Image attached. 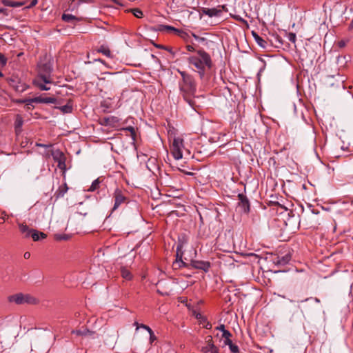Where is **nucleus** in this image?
Returning <instances> with one entry per match:
<instances>
[{
    "instance_id": "1",
    "label": "nucleus",
    "mask_w": 353,
    "mask_h": 353,
    "mask_svg": "<svg viewBox=\"0 0 353 353\" xmlns=\"http://www.w3.org/2000/svg\"><path fill=\"white\" fill-rule=\"evenodd\" d=\"M196 53L199 57L190 56L188 58V61L198 70L197 72L200 78L203 79L205 73V67L208 69H211L212 67V61L210 54L203 50H198Z\"/></svg>"
},
{
    "instance_id": "2",
    "label": "nucleus",
    "mask_w": 353,
    "mask_h": 353,
    "mask_svg": "<svg viewBox=\"0 0 353 353\" xmlns=\"http://www.w3.org/2000/svg\"><path fill=\"white\" fill-rule=\"evenodd\" d=\"M41 60L37 63L38 78L45 83H52L50 74L53 70L52 63L51 60Z\"/></svg>"
},
{
    "instance_id": "3",
    "label": "nucleus",
    "mask_w": 353,
    "mask_h": 353,
    "mask_svg": "<svg viewBox=\"0 0 353 353\" xmlns=\"http://www.w3.org/2000/svg\"><path fill=\"white\" fill-rule=\"evenodd\" d=\"M178 72L181 74L183 82V85L181 86V91L183 93L194 94L196 90V85L193 77L185 71L178 70Z\"/></svg>"
},
{
    "instance_id": "4",
    "label": "nucleus",
    "mask_w": 353,
    "mask_h": 353,
    "mask_svg": "<svg viewBox=\"0 0 353 353\" xmlns=\"http://www.w3.org/2000/svg\"><path fill=\"white\" fill-rule=\"evenodd\" d=\"M10 302H14L17 305L24 303L36 305L39 303V300L29 294L17 293L8 297Z\"/></svg>"
},
{
    "instance_id": "5",
    "label": "nucleus",
    "mask_w": 353,
    "mask_h": 353,
    "mask_svg": "<svg viewBox=\"0 0 353 353\" xmlns=\"http://www.w3.org/2000/svg\"><path fill=\"white\" fill-rule=\"evenodd\" d=\"M314 303H319L320 300L318 298H307L300 302L299 308L303 314H310L318 310L317 307L314 305Z\"/></svg>"
},
{
    "instance_id": "6",
    "label": "nucleus",
    "mask_w": 353,
    "mask_h": 353,
    "mask_svg": "<svg viewBox=\"0 0 353 353\" xmlns=\"http://www.w3.org/2000/svg\"><path fill=\"white\" fill-rule=\"evenodd\" d=\"M183 147V139L180 137H174L171 147V153L175 159L178 160L182 158V148Z\"/></svg>"
},
{
    "instance_id": "7",
    "label": "nucleus",
    "mask_w": 353,
    "mask_h": 353,
    "mask_svg": "<svg viewBox=\"0 0 353 353\" xmlns=\"http://www.w3.org/2000/svg\"><path fill=\"white\" fill-rule=\"evenodd\" d=\"M113 197L114 199V204L112 210H117L122 203L128 201V197L125 196V192L118 188L115 189Z\"/></svg>"
},
{
    "instance_id": "8",
    "label": "nucleus",
    "mask_w": 353,
    "mask_h": 353,
    "mask_svg": "<svg viewBox=\"0 0 353 353\" xmlns=\"http://www.w3.org/2000/svg\"><path fill=\"white\" fill-rule=\"evenodd\" d=\"M191 270H203L205 272H208L211 267V263L206 261H199V260H190Z\"/></svg>"
},
{
    "instance_id": "9",
    "label": "nucleus",
    "mask_w": 353,
    "mask_h": 353,
    "mask_svg": "<svg viewBox=\"0 0 353 353\" xmlns=\"http://www.w3.org/2000/svg\"><path fill=\"white\" fill-rule=\"evenodd\" d=\"M238 207L241 208L245 214H248L250 211V203L247 196L243 193H239L238 194Z\"/></svg>"
},
{
    "instance_id": "10",
    "label": "nucleus",
    "mask_w": 353,
    "mask_h": 353,
    "mask_svg": "<svg viewBox=\"0 0 353 353\" xmlns=\"http://www.w3.org/2000/svg\"><path fill=\"white\" fill-rule=\"evenodd\" d=\"M120 119L117 117L111 116L108 117H101L99 119V123L101 125L115 128Z\"/></svg>"
},
{
    "instance_id": "11",
    "label": "nucleus",
    "mask_w": 353,
    "mask_h": 353,
    "mask_svg": "<svg viewBox=\"0 0 353 353\" xmlns=\"http://www.w3.org/2000/svg\"><path fill=\"white\" fill-rule=\"evenodd\" d=\"M63 100L58 99L54 97H45V94L40 95L39 103H54V104H61Z\"/></svg>"
},
{
    "instance_id": "12",
    "label": "nucleus",
    "mask_w": 353,
    "mask_h": 353,
    "mask_svg": "<svg viewBox=\"0 0 353 353\" xmlns=\"http://www.w3.org/2000/svg\"><path fill=\"white\" fill-rule=\"evenodd\" d=\"M61 19L66 23H70L74 25L76 24L77 22L82 21L81 17H77L76 16L71 14L63 13L61 16Z\"/></svg>"
},
{
    "instance_id": "13",
    "label": "nucleus",
    "mask_w": 353,
    "mask_h": 353,
    "mask_svg": "<svg viewBox=\"0 0 353 353\" xmlns=\"http://www.w3.org/2000/svg\"><path fill=\"white\" fill-rule=\"evenodd\" d=\"M54 108L59 109L63 114L72 113L73 110V100L69 99L67 103L62 106H55Z\"/></svg>"
},
{
    "instance_id": "14",
    "label": "nucleus",
    "mask_w": 353,
    "mask_h": 353,
    "mask_svg": "<svg viewBox=\"0 0 353 353\" xmlns=\"http://www.w3.org/2000/svg\"><path fill=\"white\" fill-rule=\"evenodd\" d=\"M202 12L204 14L209 16L210 17H219L222 14V10L218 8H204L202 10Z\"/></svg>"
},
{
    "instance_id": "15",
    "label": "nucleus",
    "mask_w": 353,
    "mask_h": 353,
    "mask_svg": "<svg viewBox=\"0 0 353 353\" xmlns=\"http://www.w3.org/2000/svg\"><path fill=\"white\" fill-rule=\"evenodd\" d=\"M68 187L66 183H64L62 185L59 186V188L54 194V197L56 200L61 198L67 192Z\"/></svg>"
},
{
    "instance_id": "16",
    "label": "nucleus",
    "mask_w": 353,
    "mask_h": 353,
    "mask_svg": "<svg viewBox=\"0 0 353 353\" xmlns=\"http://www.w3.org/2000/svg\"><path fill=\"white\" fill-rule=\"evenodd\" d=\"M291 257L289 254H285L283 256H278L274 259V263L278 265H285L288 263Z\"/></svg>"
},
{
    "instance_id": "17",
    "label": "nucleus",
    "mask_w": 353,
    "mask_h": 353,
    "mask_svg": "<svg viewBox=\"0 0 353 353\" xmlns=\"http://www.w3.org/2000/svg\"><path fill=\"white\" fill-rule=\"evenodd\" d=\"M155 30L157 31H160V32H164V31L170 32H173L174 34L176 32H179V29L176 28L173 26H171L163 25V24L157 25Z\"/></svg>"
},
{
    "instance_id": "18",
    "label": "nucleus",
    "mask_w": 353,
    "mask_h": 353,
    "mask_svg": "<svg viewBox=\"0 0 353 353\" xmlns=\"http://www.w3.org/2000/svg\"><path fill=\"white\" fill-rule=\"evenodd\" d=\"M269 41L272 46H274L276 48H280L283 44L282 38L277 34H272V38L269 39Z\"/></svg>"
},
{
    "instance_id": "19",
    "label": "nucleus",
    "mask_w": 353,
    "mask_h": 353,
    "mask_svg": "<svg viewBox=\"0 0 353 353\" xmlns=\"http://www.w3.org/2000/svg\"><path fill=\"white\" fill-rule=\"evenodd\" d=\"M252 34L255 40V41L257 43V44L263 48H266L268 46V41L264 40L261 37H260L256 32L252 31Z\"/></svg>"
},
{
    "instance_id": "20",
    "label": "nucleus",
    "mask_w": 353,
    "mask_h": 353,
    "mask_svg": "<svg viewBox=\"0 0 353 353\" xmlns=\"http://www.w3.org/2000/svg\"><path fill=\"white\" fill-rule=\"evenodd\" d=\"M51 154L54 161L57 163L60 162L64 159H66V157L63 152L59 150H52Z\"/></svg>"
},
{
    "instance_id": "21",
    "label": "nucleus",
    "mask_w": 353,
    "mask_h": 353,
    "mask_svg": "<svg viewBox=\"0 0 353 353\" xmlns=\"http://www.w3.org/2000/svg\"><path fill=\"white\" fill-rule=\"evenodd\" d=\"M30 237L33 239L34 241H39L40 239H44L47 237V234L39 232L35 229H33L31 234Z\"/></svg>"
},
{
    "instance_id": "22",
    "label": "nucleus",
    "mask_w": 353,
    "mask_h": 353,
    "mask_svg": "<svg viewBox=\"0 0 353 353\" xmlns=\"http://www.w3.org/2000/svg\"><path fill=\"white\" fill-rule=\"evenodd\" d=\"M19 229L20 232L24 234L25 238H30V234L33 230L24 223H19Z\"/></svg>"
},
{
    "instance_id": "23",
    "label": "nucleus",
    "mask_w": 353,
    "mask_h": 353,
    "mask_svg": "<svg viewBox=\"0 0 353 353\" xmlns=\"http://www.w3.org/2000/svg\"><path fill=\"white\" fill-rule=\"evenodd\" d=\"M23 124V119L20 114H17L14 121V129L17 134L21 132V128Z\"/></svg>"
},
{
    "instance_id": "24",
    "label": "nucleus",
    "mask_w": 353,
    "mask_h": 353,
    "mask_svg": "<svg viewBox=\"0 0 353 353\" xmlns=\"http://www.w3.org/2000/svg\"><path fill=\"white\" fill-rule=\"evenodd\" d=\"M184 242L181 241L179 239V242L176 245V259L175 260H181L183 259V252L182 251V248L183 247Z\"/></svg>"
},
{
    "instance_id": "25",
    "label": "nucleus",
    "mask_w": 353,
    "mask_h": 353,
    "mask_svg": "<svg viewBox=\"0 0 353 353\" xmlns=\"http://www.w3.org/2000/svg\"><path fill=\"white\" fill-rule=\"evenodd\" d=\"M194 94H191L190 93H183L184 100L190 105L191 108L196 110V103L194 99L192 98V96Z\"/></svg>"
},
{
    "instance_id": "26",
    "label": "nucleus",
    "mask_w": 353,
    "mask_h": 353,
    "mask_svg": "<svg viewBox=\"0 0 353 353\" xmlns=\"http://www.w3.org/2000/svg\"><path fill=\"white\" fill-rule=\"evenodd\" d=\"M72 333H74L79 336H87V335L92 336L94 334V332L90 330L89 329L85 327L82 330H77L75 331H72Z\"/></svg>"
},
{
    "instance_id": "27",
    "label": "nucleus",
    "mask_w": 353,
    "mask_h": 353,
    "mask_svg": "<svg viewBox=\"0 0 353 353\" xmlns=\"http://www.w3.org/2000/svg\"><path fill=\"white\" fill-rule=\"evenodd\" d=\"M121 130L130 132L131 138L132 139V143L134 144V145H135V141L137 140V134H136L135 128L132 126H128L126 128H121Z\"/></svg>"
},
{
    "instance_id": "28",
    "label": "nucleus",
    "mask_w": 353,
    "mask_h": 353,
    "mask_svg": "<svg viewBox=\"0 0 353 353\" xmlns=\"http://www.w3.org/2000/svg\"><path fill=\"white\" fill-rule=\"evenodd\" d=\"M121 274L125 280L130 281L132 279V273L125 267L121 268Z\"/></svg>"
},
{
    "instance_id": "29",
    "label": "nucleus",
    "mask_w": 353,
    "mask_h": 353,
    "mask_svg": "<svg viewBox=\"0 0 353 353\" xmlns=\"http://www.w3.org/2000/svg\"><path fill=\"white\" fill-rule=\"evenodd\" d=\"M97 51L99 52H101L102 54H103L105 56H106L107 57H112V53H111V51L109 49V48L108 46H105L104 45H102L101 46L99 49L97 50Z\"/></svg>"
},
{
    "instance_id": "30",
    "label": "nucleus",
    "mask_w": 353,
    "mask_h": 353,
    "mask_svg": "<svg viewBox=\"0 0 353 353\" xmlns=\"http://www.w3.org/2000/svg\"><path fill=\"white\" fill-rule=\"evenodd\" d=\"M33 83L40 90L47 91V90H49L50 89V87L46 85L47 83H45L43 81V83L40 82L38 79L34 80Z\"/></svg>"
},
{
    "instance_id": "31",
    "label": "nucleus",
    "mask_w": 353,
    "mask_h": 353,
    "mask_svg": "<svg viewBox=\"0 0 353 353\" xmlns=\"http://www.w3.org/2000/svg\"><path fill=\"white\" fill-rule=\"evenodd\" d=\"M153 45L158 49H163L167 51H168L173 57L175 54V52L172 50V48L170 46H166L161 44H157L155 43H153Z\"/></svg>"
},
{
    "instance_id": "32",
    "label": "nucleus",
    "mask_w": 353,
    "mask_h": 353,
    "mask_svg": "<svg viewBox=\"0 0 353 353\" xmlns=\"http://www.w3.org/2000/svg\"><path fill=\"white\" fill-rule=\"evenodd\" d=\"M101 181L99 179V178L95 179L92 183V185H90V188L88 189V191H90V192H94L97 189H98L99 188V184L101 183Z\"/></svg>"
},
{
    "instance_id": "33",
    "label": "nucleus",
    "mask_w": 353,
    "mask_h": 353,
    "mask_svg": "<svg viewBox=\"0 0 353 353\" xmlns=\"http://www.w3.org/2000/svg\"><path fill=\"white\" fill-rule=\"evenodd\" d=\"M70 238V236L66 234H54V239L56 241H67Z\"/></svg>"
},
{
    "instance_id": "34",
    "label": "nucleus",
    "mask_w": 353,
    "mask_h": 353,
    "mask_svg": "<svg viewBox=\"0 0 353 353\" xmlns=\"http://www.w3.org/2000/svg\"><path fill=\"white\" fill-rule=\"evenodd\" d=\"M130 12L137 18H142L143 16V12L139 8L130 9Z\"/></svg>"
},
{
    "instance_id": "35",
    "label": "nucleus",
    "mask_w": 353,
    "mask_h": 353,
    "mask_svg": "<svg viewBox=\"0 0 353 353\" xmlns=\"http://www.w3.org/2000/svg\"><path fill=\"white\" fill-rule=\"evenodd\" d=\"M175 34L178 35L179 37H180L186 41H188V39L190 38V36L186 32L180 29H179V32H176Z\"/></svg>"
},
{
    "instance_id": "36",
    "label": "nucleus",
    "mask_w": 353,
    "mask_h": 353,
    "mask_svg": "<svg viewBox=\"0 0 353 353\" xmlns=\"http://www.w3.org/2000/svg\"><path fill=\"white\" fill-rule=\"evenodd\" d=\"M28 85H26V84H20V83H18V84L16 85V87H15L14 89L17 92H24V91L27 89V88H28Z\"/></svg>"
},
{
    "instance_id": "37",
    "label": "nucleus",
    "mask_w": 353,
    "mask_h": 353,
    "mask_svg": "<svg viewBox=\"0 0 353 353\" xmlns=\"http://www.w3.org/2000/svg\"><path fill=\"white\" fill-rule=\"evenodd\" d=\"M205 343H207V345L206 346H208L210 347H213L214 346H216L214 344V341H213V339H212V336H210V335H208L205 337Z\"/></svg>"
},
{
    "instance_id": "38",
    "label": "nucleus",
    "mask_w": 353,
    "mask_h": 353,
    "mask_svg": "<svg viewBox=\"0 0 353 353\" xmlns=\"http://www.w3.org/2000/svg\"><path fill=\"white\" fill-rule=\"evenodd\" d=\"M230 17H231L232 19H235V20H236V21H239V22H241V23H243V24H245V25L248 26V23L247 21H246V20H245L244 19H243L242 17H241L240 16H239V15H236V14H230Z\"/></svg>"
},
{
    "instance_id": "39",
    "label": "nucleus",
    "mask_w": 353,
    "mask_h": 353,
    "mask_svg": "<svg viewBox=\"0 0 353 353\" xmlns=\"http://www.w3.org/2000/svg\"><path fill=\"white\" fill-rule=\"evenodd\" d=\"M8 83L10 86H12L13 88L16 87V85L19 83V81L18 79H13L10 78L8 80Z\"/></svg>"
},
{
    "instance_id": "40",
    "label": "nucleus",
    "mask_w": 353,
    "mask_h": 353,
    "mask_svg": "<svg viewBox=\"0 0 353 353\" xmlns=\"http://www.w3.org/2000/svg\"><path fill=\"white\" fill-rule=\"evenodd\" d=\"M285 34L288 35V38L289 41H290L292 43L296 42V34L294 32H285Z\"/></svg>"
},
{
    "instance_id": "41",
    "label": "nucleus",
    "mask_w": 353,
    "mask_h": 353,
    "mask_svg": "<svg viewBox=\"0 0 353 353\" xmlns=\"http://www.w3.org/2000/svg\"><path fill=\"white\" fill-rule=\"evenodd\" d=\"M229 349L232 353H241L238 345L234 343L230 345Z\"/></svg>"
},
{
    "instance_id": "42",
    "label": "nucleus",
    "mask_w": 353,
    "mask_h": 353,
    "mask_svg": "<svg viewBox=\"0 0 353 353\" xmlns=\"http://www.w3.org/2000/svg\"><path fill=\"white\" fill-rule=\"evenodd\" d=\"M179 264H180V265H181V268H188L189 270H191L190 262L188 263H187V262L184 261L183 260V259H181V260H179Z\"/></svg>"
},
{
    "instance_id": "43",
    "label": "nucleus",
    "mask_w": 353,
    "mask_h": 353,
    "mask_svg": "<svg viewBox=\"0 0 353 353\" xmlns=\"http://www.w3.org/2000/svg\"><path fill=\"white\" fill-rule=\"evenodd\" d=\"M65 161H66V159H64V160L57 163L58 168L59 169H61V170H63V172H65L66 170Z\"/></svg>"
},
{
    "instance_id": "44",
    "label": "nucleus",
    "mask_w": 353,
    "mask_h": 353,
    "mask_svg": "<svg viewBox=\"0 0 353 353\" xmlns=\"http://www.w3.org/2000/svg\"><path fill=\"white\" fill-rule=\"evenodd\" d=\"M7 63V59L4 56L3 54L0 53V64L1 65V67H4L6 65Z\"/></svg>"
},
{
    "instance_id": "45",
    "label": "nucleus",
    "mask_w": 353,
    "mask_h": 353,
    "mask_svg": "<svg viewBox=\"0 0 353 353\" xmlns=\"http://www.w3.org/2000/svg\"><path fill=\"white\" fill-rule=\"evenodd\" d=\"M1 3L5 6L13 7V4L14 3V1L12 0H1Z\"/></svg>"
},
{
    "instance_id": "46",
    "label": "nucleus",
    "mask_w": 353,
    "mask_h": 353,
    "mask_svg": "<svg viewBox=\"0 0 353 353\" xmlns=\"http://www.w3.org/2000/svg\"><path fill=\"white\" fill-rule=\"evenodd\" d=\"M157 292L162 296H168L170 294V290H167L165 289H163V290L158 289Z\"/></svg>"
},
{
    "instance_id": "47",
    "label": "nucleus",
    "mask_w": 353,
    "mask_h": 353,
    "mask_svg": "<svg viewBox=\"0 0 353 353\" xmlns=\"http://www.w3.org/2000/svg\"><path fill=\"white\" fill-rule=\"evenodd\" d=\"M39 100H40V96L35 97L33 98H28V102L31 103L32 104L33 103H39Z\"/></svg>"
},
{
    "instance_id": "48",
    "label": "nucleus",
    "mask_w": 353,
    "mask_h": 353,
    "mask_svg": "<svg viewBox=\"0 0 353 353\" xmlns=\"http://www.w3.org/2000/svg\"><path fill=\"white\" fill-rule=\"evenodd\" d=\"M232 336V334L228 330H224L223 333L222 334V337L224 339H230V337Z\"/></svg>"
},
{
    "instance_id": "49",
    "label": "nucleus",
    "mask_w": 353,
    "mask_h": 353,
    "mask_svg": "<svg viewBox=\"0 0 353 353\" xmlns=\"http://www.w3.org/2000/svg\"><path fill=\"white\" fill-rule=\"evenodd\" d=\"M12 101L14 103H17V104H21V103H24L26 102H28V98H26V99H13Z\"/></svg>"
},
{
    "instance_id": "50",
    "label": "nucleus",
    "mask_w": 353,
    "mask_h": 353,
    "mask_svg": "<svg viewBox=\"0 0 353 353\" xmlns=\"http://www.w3.org/2000/svg\"><path fill=\"white\" fill-rule=\"evenodd\" d=\"M24 108L27 111H29L34 109V106L31 103L26 102Z\"/></svg>"
},
{
    "instance_id": "51",
    "label": "nucleus",
    "mask_w": 353,
    "mask_h": 353,
    "mask_svg": "<svg viewBox=\"0 0 353 353\" xmlns=\"http://www.w3.org/2000/svg\"><path fill=\"white\" fill-rule=\"evenodd\" d=\"M37 3H38V0H31L30 3L28 6H26L24 8V9H30V8L34 7V6H36L37 4Z\"/></svg>"
},
{
    "instance_id": "52",
    "label": "nucleus",
    "mask_w": 353,
    "mask_h": 353,
    "mask_svg": "<svg viewBox=\"0 0 353 353\" xmlns=\"http://www.w3.org/2000/svg\"><path fill=\"white\" fill-rule=\"evenodd\" d=\"M172 267L173 270H178V269L181 268V265L179 263V260H175L172 263Z\"/></svg>"
},
{
    "instance_id": "53",
    "label": "nucleus",
    "mask_w": 353,
    "mask_h": 353,
    "mask_svg": "<svg viewBox=\"0 0 353 353\" xmlns=\"http://www.w3.org/2000/svg\"><path fill=\"white\" fill-rule=\"evenodd\" d=\"M192 37L198 41L203 42L205 41V39L204 37H201L196 34H195L194 32H192Z\"/></svg>"
},
{
    "instance_id": "54",
    "label": "nucleus",
    "mask_w": 353,
    "mask_h": 353,
    "mask_svg": "<svg viewBox=\"0 0 353 353\" xmlns=\"http://www.w3.org/2000/svg\"><path fill=\"white\" fill-rule=\"evenodd\" d=\"M26 1H14V3L13 4V8L23 6L26 4Z\"/></svg>"
},
{
    "instance_id": "55",
    "label": "nucleus",
    "mask_w": 353,
    "mask_h": 353,
    "mask_svg": "<svg viewBox=\"0 0 353 353\" xmlns=\"http://www.w3.org/2000/svg\"><path fill=\"white\" fill-rule=\"evenodd\" d=\"M149 334H150V343H152L153 341H154L155 340H157V337L156 336L154 335V332L152 330V332H148Z\"/></svg>"
},
{
    "instance_id": "56",
    "label": "nucleus",
    "mask_w": 353,
    "mask_h": 353,
    "mask_svg": "<svg viewBox=\"0 0 353 353\" xmlns=\"http://www.w3.org/2000/svg\"><path fill=\"white\" fill-rule=\"evenodd\" d=\"M140 328H143V329L146 330L148 332H152V329L149 326H148L145 324L141 323Z\"/></svg>"
},
{
    "instance_id": "57",
    "label": "nucleus",
    "mask_w": 353,
    "mask_h": 353,
    "mask_svg": "<svg viewBox=\"0 0 353 353\" xmlns=\"http://www.w3.org/2000/svg\"><path fill=\"white\" fill-rule=\"evenodd\" d=\"M210 348L211 347H210L208 346H203L201 347V351L203 353H208V352H210Z\"/></svg>"
},
{
    "instance_id": "58",
    "label": "nucleus",
    "mask_w": 353,
    "mask_h": 353,
    "mask_svg": "<svg viewBox=\"0 0 353 353\" xmlns=\"http://www.w3.org/2000/svg\"><path fill=\"white\" fill-rule=\"evenodd\" d=\"M233 343L232 341L230 339H224L223 344L225 345H228L230 347V345Z\"/></svg>"
},
{
    "instance_id": "59",
    "label": "nucleus",
    "mask_w": 353,
    "mask_h": 353,
    "mask_svg": "<svg viewBox=\"0 0 353 353\" xmlns=\"http://www.w3.org/2000/svg\"><path fill=\"white\" fill-rule=\"evenodd\" d=\"M216 329L222 332V334L223 333L224 330H226L224 324H221L219 326L216 327Z\"/></svg>"
},
{
    "instance_id": "60",
    "label": "nucleus",
    "mask_w": 353,
    "mask_h": 353,
    "mask_svg": "<svg viewBox=\"0 0 353 353\" xmlns=\"http://www.w3.org/2000/svg\"><path fill=\"white\" fill-rule=\"evenodd\" d=\"M210 353H219V350L216 346H214V347L210 348Z\"/></svg>"
},
{
    "instance_id": "61",
    "label": "nucleus",
    "mask_w": 353,
    "mask_h": 353,
    "mask_svg": "<svg viewBox=\"0 0 353 353\" xmlns=\"http://www.w3.org/2000/svg\"><path fill=\"white\" fill-rule=\"evenodd\" d=\"M338 45H339V46L340 48H343V47H345V46L346 43H345V41L341 40V41H339Z\"/></svg>"
},
{
    "instance_id": "62",
    "label": "nucleus",
    "mask_w": 353,
    "mask_h": 353,
    "mask_svg": "<svg viewBox=\"0 0 353 353\" xmlns=\"http://www.w3.org/2000/svg\"><path fill=\"white\" fill-rule=\"evenodd\" d=\"M0 10H1V14L2 13L5 16H8V10L6 8H0Z\"/></svg>"
},
{
    "instance_id": "63",
    "label": "nucleus",
    "mask_w": 353,
    "mask_h": 353,
    "mask_svg": "<svg viewBox=\"0 0 353 353\" xmlns=\"http://www.w3.org/2000/svg\"><path fill=\"white\" fill-rule=\"evenodd\" d=\"M186 48H187V50H188L189 52H194V51H195V50H194V47H193L192 46H191V45H188V46H186Z\"/></svg>"
},
{
    "instance_id": "64",
    "label": "nucleus",
    "mask_w": 353,
    "mask_h": 353,
    "mask_svg": "<svg viewBox=\"0 0 353 353\" xmlns=\"http://www.w3.org/2000/svg\"><path fill=\"white\" fill-rule=\"evenodd\" d=\"M30 253L29 252H26L23 254V257L26 259H28L30 257Z\"/></svg>"
}]
</instances>
